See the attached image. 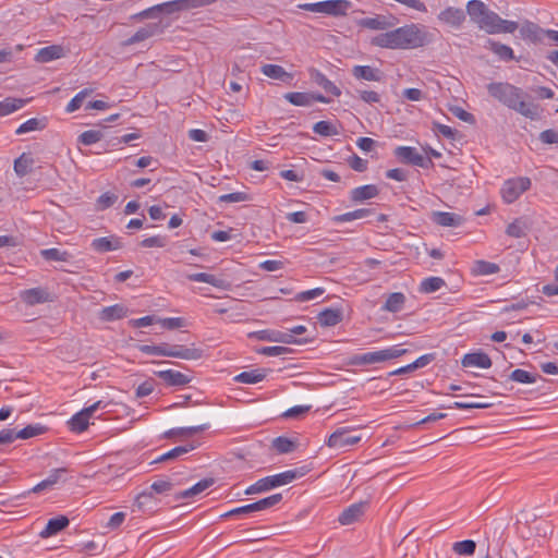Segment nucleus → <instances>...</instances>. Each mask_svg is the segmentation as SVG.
<instances>
[{"instance_id":"obj_45","label":"nucleus","mask_w":558,"mask_h":558,"mask_svg":"<svg viewBox=\"0 0 558 558\" xmlns=\"http://www.w3.org/2000/svg\"><path fill=\"white\" fill-rule=\"evenodd\" d=\"M476 543L472 539H464L456 542L452 545V550L460 556H471L475 553Z\"/></svg>"},{"instance_id":"obj_8","label":"nucleus","mask_w":558,"mask_h":558,"mask_svg":"<svg viewBox=\"0 0 558 558\" xmlns=\"http://www.w3.org/2000/svg\"><path fill=\"white\" fill-rule=\"evenodd\" d=\"M531 184V179L527 177H517L506 180L500 191L504 202L507 204L515 202L524 192L530 190Z\"/></svg>"},{"instance_id":"obj_61","label":"nucleus","mask_w":558,"mask_h":558,"mask_svg":"<svg viewBox=\"0 0 558 558\" xmlns=\"http://www.w3.org/2000/svg\"><path fill=\"white\" fill-rule=\"evenodd\" d=\"M173 483L170 480H158L150 485V489L156 494H165L172 489Z\"/></svg>"},{"instance_id":"obj_31","label":"nucleus","mask_w":558,"mask_h":558,"mask_svg":"<svg viewBox=\"0 0 558 558\" xmlns=\"http://www.w3.org/2000/svg\"><path fill=\"white\" fill-rule=\"evenodd\" d=\"M313 81L319 85L326 93H329L336 97L341 95V90L336 86L325 74L318 70H314L311 74Z\"/></svg>"},{"instance_id":"obj_26","label":"nucleus","mask_w":558,"mask_h":558,"mask_svg":"<svg viewBox=\"0 0 558 558\" xmlns=\"http://www.w3.org/2000/svg\"><path fill=\"white\" fill-rule=\"evenodd\" d=\"M215 481L214 478H204V480H201L199 482H197L195 485H193L192 487L185 489V490H182L180 493H178L175 495V499L177 500H180V499H190V498H194L195 496L199 495L201 493H203L204 490H206L207 488H209L211 485H214Z\"/></svg>"},{"instance_id":"obj_59","label":"nucleus","mask_w":558,"mask_h":558,"mask_svg":"<svg viewBox=\"0 0 558 558\" xmlns=\"http://www.w3.org/2000/svg\"><path fill=\"white\" fill-rule=\"evenodd\" d=\"M196 448L195 445L189 444L184 446H178L172 448L171 450L166 452V457L169 458V460L178 459L179 457L189 453L190 451L194 450Z\"/></svg>"},{"instance_id":"obj_15","label":"nucleus","mask_w":558,"mask_h":558,"mask_svg":"<svg viewBox=\"0 0 558 558\" xmlns=\"http://www.w3.org/2000/svg\"><path fill=\"white\" fill-rule=\"evenodd\" d=\"M155 375L162 379L165 384L173 387H182L191 383L192 377L174 369L157 371Z\"/></svg>"},{"instance_id":"obj_6","label":"nucleus","mask_w":558,"mask_h":558,"mask_svg":"<svg viewBox=\"0 0 558 558\" xmlns=\"http://www.w3.org/2000/svg\"><path fill=\"white\" fill-rule=\"evenodd\" d=\"M408 352L407 349H402L399 345H393L380 351L366 352L362 354H354L350 359L351 365H368L380 363L389 360H393L404 355Z\"/></svg>"},{"instance_id":"obj_16","label":"nucleus","mask_w":558,"mask_h":558,"mask_svg":"<svg viewBox=\"0 0 558 558\" xmlns=\"http://www.w3.org/2000/svg\"><path fill=\"white\" fill-rule=\"evenodd\" d=\"M162 32V27L160 26V23H150L147 24L141 28H138L134 35H132L130 38H128L124 41L125 46H131L141 41H144L157 34H160Z\"/></svg>"},{"instance_id":"obj_11","label":"nucleus","mask_w":558,"mask_h":558,"mask_svg":"<svg viewBox=\"0 0 558 558\" xmlns=\"http://www.w3.org/2000/svg\"><path fill=\"white\" fill-rule=\"evenodd\" d=\"M20 299L27 306H35L37 304H44L53 301L52 294L43 287H36L21 291Z\"/></svg>"},{"instance_id":"obj_10","label":"nucleus","mask_w":558,"mask_h":558,"mask_svg":"<svg viewBox=\"0 0 558 558\" xmlns=\"http://www.w3.org/2000/svg\"><path fill=\"white\" fill-rule=\"evenodd\" d=\"M393 154L401 162L407 165H412L425 169L433 165L430 158L424 157L416 150V148L411 146H398Z\"/></svg>"},{"instance_id":"obj_58","label":"nucleus","mask_w":558,"mask_h":558,"mask_svg":"<svg viewBox=\"0 0 558 558\" xmlns=\"http://www.w3.org/2000/svg\"><path fill=\"white\" fill-rule=\"evenodd\" d=\"M180 3H181L180 0H172V1L157 4L158 5L157 9H159V12L161 13V15L162 14L170 15L172 13L182 11V5Z\"/></svg>"},{"instance_id":"obj_52","label":"nucleus","mask_w":558,"mask_h":558,"mask_svg":"<svg viewBox=\"0 0 558 558\" xmlns=\"http://www.w3.org/2000/svg\"><path fill=\"white\" fill-rule=\"evenodd\" d=\"M272 447L279 453H289L294 450L295 444L287 437L279 436L272 440Z\"/></svg>"},{"instance_id":"obj_29","label":"nucleus","mask_w":558,"mask_h":558,"mask_svg":"<svg viewBox=\"0 0 558 558\" xmlns=\"http://www.w3.org/2000/svg\"><path fill=\"white\" fill-rule=\"evenodd\" d=\"M209 427H210V424L205 423V424L197 425V426L172 428V429L167 430L163 434V437L165 438H172V437H175V436L190 437V436H193V435H195L197 433L207 430Z\"/></svg>"},{"instance_id":"obj_22","label":"nucleus","mask_w":558,"mask_h":558,"mask_svg":"<svg viewBox=\"0 0 558 558\" xmlns=\"http://www.w3.org/2000/svg\"><path fill=\"white\" fill-rule=\"evenodd\" d=\"M461 363L464 367L489 368L492 366L490 357L484 352L468 353L463 356Z\"/></svg>"},{"instance_id":"obj_7","label":"nucleus","mask_w":558,"mask_h":558,"mask_svg":"<svg viewBox=\"0 0 558 558\" xmlns=\"http://www.w3.org/2000/svg\"><path fill=\"white\" fill-rule=\"evenodd\" d=\"M352 3L349 0H326L314 3H300L299 9L315 13H324L331 16H343L350 10Z\"/></svg>"},{"instance_id":"obj_51","label":"nucleus","mask_w":558,"mask_h":558,"mask_svg":"<svg viewBox=\"0 0 558 558\" xmlns=\"http://www.w3.org/2000/svg\"><path fill=\"white\" fill-rule=\"evenodd\" d=\"M256 353L265 356H279L286 355L292 352L288 347L275 345V347H260L254 350Z\"/></svg>"},{"instance_id":"obj_18","label":"nucleus","mask_w":558,"mask_h":558,"mask_svg":"<svg viewBox=\"0 0 558 558\" xmlns=\"http://www.w3.org/2000/svg\"><path fill=\"white\" fill-rule=\"evenodd\" d=\"M90 247L97 253H107L122 247V242L114 235L94 239Z\"/></svg>"},{"instance_id":"obj_48","label":"nucleus","mask_w":558,"mask_h":558,"mask_svg":"<svg viewBox=\"0 0 558 558\" xmlns=\"http://www.w3.org/2000/svg\"><path fill=\"white\" fill-rule=\"evenodd\" d=\"M93 93L92 88H84L81 92H78L68 104L65 111L69 113H72L81 108L83 105L85 98L89 96Z\"/></svg>"},{"instance_id":"obj_9","label":"nucleus","mask_w":558,"mask_h":558,"mask_svg":"<svg viewBox=\"0 0 558 558\" xmlns=\"http://www.w3.org/2000/svg\"><path fill=\"white\" fill-rule=\"evenodd\" d=\"M109 405V402L104 400L96 401L89 407L84 408L76 414H74L68 422L69 427L74 433H83L87 429L89 425V418L97 410L106 409Z\"/></svg>"},{"instance_id":"obj_21","label":"nucleus","mask_w":558,"mask_h":558,"mask_svg":"<svg viewBox=\"0 0 558 558\" xmlns=\"http://www.w3.org/2000/svg\"><path fill=\"white\" fill-rule=\"evenodd\" d=\"M379 189L375 184H366L357 186L350 192V199L353 203H362L364 201L378 196Z\"/></svg>"},{"instance_id":"obj_17","label":"nucleus","mask_w":558,"mask_h":558,"mask_svg":"<svg viewBox=\"0 0 558 558\" xmlns=\"http://www.w3.org/2000/svg\"><path fill=\"white\" fill-rule=\"evenodd\" d=\"M438 20L452 27L459 28L465 21V13L460 8L448 7L438 14Z\"/></svg>"},{"instance_id":"obj_3","label":"nucleus","mask_w":558,"mask_h":558,"mask_svg":"<svg viewBox=\"0 0 558 558\" xmlns=\"http://www.w3.org/2000/svg\"><path fill=\"white\" fill-rule=\"evenodd\" d=\"M466 13L470 20L487 34H512L519 27L517 22L501 19L481 0H470L466 3Z\"/></svg>"},{"instance_id":"obj_57","label":"nucleus","mask_w":558,"mask_h":558,"mask_svg":"<svg viewBox=\"0 0 558 558\" xmlns=\"http://www.w3.org/2000/svg\"><path fill=\"white\" fill-rule=\"evenodd\" d=\"M158 323L166 329L172 330L185 326V319L182 317L158 318Z\"/></svg>"},{"instance_id":"obj_53","label":"nucleus","mask_w":558,"mask_h":558,"mask_svg":"<svg viewBox=\"0 0 558 558\" xmlns=\"http://www.w3.org/2000/svg\"><path fill=\"white\" fill-rule=\"evenodd\" d=\"M102 138V132L99 130H88L78 136V142L85 146L93 145Z\"/></svg>"},{"instance_id":"obj_35","label":"nucleus","mask_w":558,"mask_h":558,"mask_svg":"<svg viewBox=\"0 0 558 558\" xmlns=\"http://www.w3.org/2000/svg\"><path fill=\"white\" fill-rule=\"evenodd\" d=\"M487 44L489 50L498 56L500 60L510 61L514 59V53L511 47L492 39H489Z\"/></svg>"},{"instance_id":"obj_20","label":"nucleus","mask_w":558,"mask_h":558,"mask_svg":"<svg viewBox=\"0 0 558 558\" xmlns=\"http://www.w3.org/2000/svg\"><path fill=\"white\" fill-rule=\"evenodd\" d=\"M352 75L356 80H364L368 82H380L383 80V72L379 69L369 65H354L352 68Z\"/></svg>"},{"instance_id":"obj_44","label":"nucleus","mask_w":558,"mask_h":558,"mask_svg":"<svg viewBox=\"0 0 558 558\" xmlns=\"http://www.w3.org/2000/svg\"><path fill=\"white\" fill-rule=\"evenodd\" d=\"M313 131L322 136H336L339 134V130L336 124L329 121H318L314 124Z\"/></svg>"},{"instance_id":"obj_13","label":"nucleus","mask_w":558,"mask_h":558,"mask_svg":"<svg viewBox=\"0 0 558 558\" xmlns=\"http://www.w3.org/2000/svg\"><path fill=\"white\" fill-rule=\"evenodd\" d=\"M396 24L393 16L377 14L373 17H364L357 21V25L372 31H386Z\"/></svg>"},{"instance_id":"obj_5","label":"nucleus","mask_w":558,"mask_h":558,"mask_svg":"<svg viewBox=\"0 0 558 558\" xmlns=\"http://www.w3.org/2000/svg\"><path fill=\"white\" fill-rule=\"evenodd\" d=\"M307 470L304 468L295 469V470H288L279 474L266 476L264 478L258 480L253 485L248 486L245 489V495H253L258 493H264L267 490H270L272 488L287 485L294 481L295 478H299L303 475H305Z\"/></svg>"},{"instance_id":"obj_19","label":"nucleus","mask_w":558,"mask_h":558,"mask_svg":"<svg viewBox=\"0 0 558 558\" xmlns=\"http://www.w3.org/2000/svg\"><path fill=\"white\" fill-rule=\"evenodd\" d=\"M432 220L438 226L451 228L460 227L464 221L462 216L448 211H434Z\"/></svg>"},{"instance_id":"obj_27","label":"nucleus","mask_w":558,"mask_h":558,"mask_svg":"<svg viewBox=\"0 0 558 558\" xmlns=\"http://www.w3.org/2000/svg\"><path fill=\"white\" fill-rule=\"evenodd\" d=\"M323 327H333L342 320V311L338 308H325L317 316Z\"/></svg>"},{"instance_id":"obj_56","label":"nucleus","mask_w":558,"mask_h":558,"mask_svg":"<svg viewBox=\"0 0 558 558\" xmlns=\"http://www.w3.org/2000/svg\"><path fill=\"white\" fill-rule=\"evenodd\" d=\"M476 271L480 275H494L499 271V266L495 263L486 262V260H477L476 262Z\"/></svg>"},{"instance_id":"obj_50","label":"nucleus","mask_w":558,"mask_h":558,"mask_svg":"<svg viewBox=\"0 0 558 558\" xmlns=\"http://www.w3.org/2000/svg\"><path fill=\"white\" fill-rule=\"evenodd\" d=\"M510 379L520 384H534L536 383L537 375L517 368L510 374Z\"/></svg>"},{"instance_id":"obj_28","label":"nucleus","mask_w":558,"mask_h":558,"mask_svg":"<svg viewBox=\"0 0 558 558\" xmlns=\"http://www.w3.org/2000/svg\"><path fill=\"white\" fill-rule=\"evenodd\" d=\"M128 308L122 304H114L111 306L104 307L99 312V318L104 322H113L125 317Z\"/></svg>"},{"instance_id":"obj_36","label":"nucleus","mask_w":558,"mask_h":558,"mask_svg":"<svg viewBox=\"0 0 558 558\" xmlns=\"http://www.w3.org/2000/svg\"><path fill=\"white\" fill-rule=\"evenodd\" d=\"M260 71L265 76L274 80L287 81L291 77V75L281 65L278 64H264L260 68Z\"/></svg>"},{"instance_id":"obj_2","label":"nucleus","mask_w":558,"mask_h":558,"mask_svg":"<svg viewBox=\"0 0 558 558\" xmlns=\"http://www.w3.org/2000/svg\"><path fill=\"white\" fill-rule=\"evenodd\" d=\"M371 44L386 49L418 48L426 44V34L417 25L410 24L374 36Z\"/></svg>"},{"instance_id":"obj_34","label":"nucleus","mask_w":558,"mask_h":558,"mask_svg":"<svg viewBox=\"0 0 558 558\" xmlns=\"http://www.w3.org/2000/svg\"><path fill=\"white\" fill-rule=\"evenodd\" d=\"M48 124V120L46 117L43 118H32L22 123L15 131L16 134H25L34 131H41Z\"/></svg>"},{"instance_id":"obj_55","label":"nucleus","mask_w":558,"mask_h":558,"mask_svg":"<svg viewBox=\"0 0 558 558\" xmlns=\"http://www.w3.org/2000/svg\"><path fill=\"white\" fill-rule=\"evenodd\" d=\"M218 201L220 203H241V202L251 201V197L248 194H246L244 192H233V193L220 195L218 197Z\"/></svg>"},{"instance_id":"obj_49","label":"nucleus","mask_w":558,"mask_h":558,"mask_svg":"<svg viewBox=\"0 0 558 558\" xmlns=\"http://www.w3.org/2000/svg\"><path fill=\"white\" fill-rule=\"evenodd\" d=\"M282 500V494H274L271 496H268L266 498H263L258 501L253 502L255 511H264L267 510L276 505H278Z\"/></svg>"},{"instance_id":"obj_62","label":"nucleus","mask_w":558,"mask_h":558,"mask_svg":"<svg viewBox=\"0 0 558 558\" xmlns=\"http://www.w3.org/2000/svg\"><path fill=\"white\" fill-rule=\"evenodd\" d=\"M167 244V238L162 235H154L144 239L141 242L143 247H163Z\"/></svg>"},{"instance_id":"obj_23","label":"nucleus","mask_w":558,"mask_h":558,"mask_svg":"<svg viewBox=\"0 0 558 558\" xmlns=\"http://www.w3.org/2000/svg\"><path fill=\"white\" fill-rule=\"evenodd\" d=\"M545 32L546 29H543L537 24L530 21H525L520 27L521 37L532 43H541L545 36Z\"/></svg>"},{"instance_id":"obj_37","label":"nucleus","mask_w":558,"mask_h":558,"mask_svg":"<svg viewBox=\"0 0 558 558\" xmlns=\"http://www.w3.org/2000/svg\"><path fill=\"white\" fill-rule=\"evenodd\" d=\"M34 163V159L31 155L23 153L19 158L14 160V171L17 177L23 178L29 173L31 167Z\"/></svg>"},{"instance_id":"obj_64","label":"nucleus","mask_w":558,"mask_h":558,"mask_svg":"<svg viewBox=\"0 0 558 558\" xmlns=\"http://www.w3.org/2000/svg\"><path fill=\"white\" fill-rule=\"evenodd\" d=\"M539 140L544 144H558V131L548 129L539 134Z\"/></svg>"},{"instance_id":"obj_40","label":"nucleus","mask_w":558,"mask_h":558,"mask_svg":"<svg viewBox=\"0 0 558 558\" xmlns=\"http://www.w3.org/2000/svg\"><path fill=\"white\" fill-rule=\"evenodd\" d=\"M25 102L26 101L21 98H5L4 100L0 101V117L8 116L21 109L25 105Z\"/></svg>"},{"instance_id":"obj_43","label":"nucleus","mask_w":558,"mask_h":558,"mask_svg":"<svg viewBox=\"0 0 558 558\" xmlns=\"http://www.w3.org/2000/svg\"><path fill=\"white\" fill-rule=\"evenodd\" d=\"M40 255L44 259L49 262H69L71 258V254L66 251H60L56 247L41 250Z\"/></svg>"},{"instance_id":"obj_63","label":"nucleus","mask_w":558,"mask_h":558,"mask_svg":"<svg viewBox=\"0 0 558 558\" xmlns=\"http://www.w3.org/2000/svg\"><path fill=\"white\" fill-rule=\"evenodd\" d=\"M154 388L155 383L153 379L145 380L136 388L135 396L136 398L147 397L154 391Z\"/></svg>"},{"instance_id":"obj_38","label":"nucleus","mask_w":558,"mask_h":558,"mask_svg":"<svg viewBox=\"0 0 558 558\" xmlns=\"http://www.w3.org/2000/svg\"><path fill=\"white\" fill-rule=\"evenodd\" d=\"M155 506V498L153 492H143L137 495L134 507L141 512L153 511Z\"/></svg>"},{"instance_id":"obj_1","label":"nucleus","mask_w":558,"mask_h":558,"mask_svg":"<svg viewBox=\"0 0 558 558\" xmlns=\"http://www.w3.org/2000/svg\"><path fill=\"white\" fill-rule=\"evenodd\" d=\"M488 94L497 99L499 102L512 109L525 118L531 120L539 119V106L533 102H526L524 98L525 93L509 83H489L487 85Z\"/></svg>"},{"instance_id":"obj_30","label":"nucleus","mask_w":558,"mask_h":558,"mask_svg":"<svg viewBox=\"0 0 558 558\" xmlns=\"http://www.w3.org/2000/svg\"><path fill=\"white\" fill-rule=\"evenodd\" d=\"M405 301L407 298L402 292L390 293L381 306V310L389 313H398L403 308Z\"/></svg>"},{"instance_id":"obj_14","label":"nucleus","mask_w":558,"mask_h":558,"mask_svg":"<svg viewBox=\"0 0 558 558\" xmlns=\"http://www.w3.org/2000/svg\"><path fill=\"white\" fill-rule=\"evenodd\" d=\"M368 504L366 501H360L352 504L345 508L339 515V522L342 525H350L356 522L365 512Z\"/></svg>"},{"instance_id":"obj_24","label":"nucleus","mask_w":558,"mask_h":558,"mask_svg":"<svg viewBox=\"0 0 558 558\" xmlns=\"http://www.w3.org/2000/svg\"><path fill=\"white\" fill-rule=\"evenodd\" d=\"M64 57V48L59 45H51L39 49L35 56V61L47 63Z\"/></svg>"},{"instance_id":"obj_46","label":"nucleus","mask_w":558,"mask_h":558,"mask_svg":"<svg viewBox=\"0 0 558 558\" xmlns=\"http://www.w3.org/2000/svg\"><path fill=\"white\" fill-rule=\"evenodd\" d=\"M279 333L280 330L263 329L250 332L248 338L257 339L259 341L278 342Z\"/></svg>"},{"instance_id":"obj_4","label":"nucleus","mask_w":558,"mask_h":558,"mask_svg":"<svg viewBox=\"0 0 558 558\" xmlns=\"http://www.w3.org/2000/svg\"><path fill=\"white\" fill-rule=\"evenodd\" d=\"M137 349L147 355L177 357L186 361L198 360L203 356L202 349L187 348L182 344H140Z\"/></svg>"},{"instance_id":"obj_39","label":"nucleus","mask_w":558,"mask_h":558,"mask_svg":"<svg viewBox=\"0 0 558 558\" xmlns=\"http://www.w3.org/2000/svg\"><path fill=\"white\" fill-rule=\"evenodd\" d=\"M186 278L190 281L205 282V283L211 284L213 287H216V288H223V286H225V281L222 279L217 278L216 276L206 274V272L190 274L186 276Z\"/></svg>"},{"instance_id":"obj_47","label":"nucleus","mask_w":558,"mask_h":558,"mask_svg":"<svg viewBox=\"0 0 558 558\" xmlns=\"http://www.w3.org/2000/svg\"><path fill=\"white\" fill-rule=\"evenodd\" d=\"M446 286V282L440 277H429L421 282V291L425 293H433Z\"/></svg>"},{"instance_id":"obj_41","label":"nucleus","mask_w":558,"mask_h":558,"mask_svg":"<svg viewBox=\"0 0 558 558\" xmlns=\"http://www.w3.org/2000/svg\"><path fill=\"white\" fill-rule=\"evenodd\" d=\"M284 99L294 106H311L313 104L312 93L292 92L284 94Z\"/></svg>"},{"instance_id":"obj_60","label":"nucleus","mask_w":558,"mask_h":558,"mask_svg":"<svg viewBox=\"0 0 558 558\" xmlns=\"http://www.w3.org/2000/svg\"><path fill=\"white\" fill-rule=\"evenodd\" d=\"M118 199V196L113 193H104L97 199V208L100 210L111 207Z\"/></svg>"},{"instance_id":"obj_42","label":"nucleus","mask_w":558,"mask_h":558,"mask_svg":"<svg viewBox=\"0 0 558 558\" xmlns=\"http://www.w3.org/2000/svg\"><path fill=\"white\" fill-rule=\"evenodd\" d=\"M46 429L47 428L40 424L27 425L26 427L22 428L19 432H15L13 429L14 440L17 438L28 439V438L41 435L46 432Z\"/></svg>"},{"instance_id":"obj_54","label":"nucleus","mask_w":558,"mask_h":558,"mask_svg":"<svg viewBox=\"0 0 558 558\" xmlns=\"http://www.w3.org/2000/svg\"><path fill=\"white\" fill-rule=\"evenodd\" d=\"M313 341V337L296 339L295 336L289 332L280 331L278 342L287 344H306Z\"/></svg>"},{"instance_id":"obj_33","label":"nucleus","mask_w":558,"mask_h":558,"mask_svg":"<svg viewBox=\"0 0 558 558\" xmlns=\"http://www.w3.org/2000/svg\"><path fill=\"white\" fill-rule=\"evenodd\" d=\"M267 371L264 368H255L240 373L234 380L242 384H257L265 379Z\"/></svg>"},{"instance_id":"obj_32","label":"nucleus","mask_w":558,"mask_h":558,"mask_svg":"<svg viewBox=\"0 0 558 558\" xmlns=\"http://www.w3.org/2000/svg\"><path fill=\"white\" fill-rule=\"evenodd\" d=\"M66 472H68V470L65 468H59V469L52 470L47 478H45L44 481H41L37 485H35L28 493H39L49 487H52L54 484H57L59 482V480L61 478V475Z\"/></svg>"},{"instance_id":"obj_25","label":"nucleus","mask_w":558,"mask_h":558,"mask_svg":"<svg viewBox=\"0 0 558 558\" xmlns=\"http://www.w3.org/2000/svg\"><path fill=\"white\" fill-rule=\"evenodd\" d=\"M70 524L69 519L65 515H58L48 521L46 527L39 533L41 538L51 537Z\"/></svg>"},{"instance_id":"obj_12","label":"nucleus","mask_w":558,"mask_h":558,"mask_svg":"<svg viewBox=\"0 0 558 558\" xmlns=\"http://www.w3.org/2000/svg\"><path fill=\"white\" fill-rule=\"evenodd\" d=\"M360 440L361 436L352 435L348 428L341 427L329 436L327 445L330 448L342 449L349 446H353Z\"/></svg>"}]
</instances>
